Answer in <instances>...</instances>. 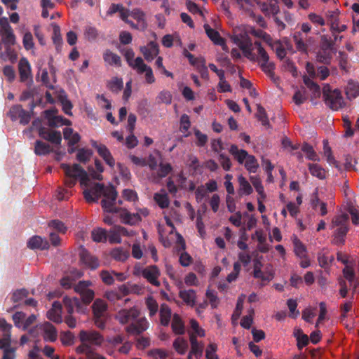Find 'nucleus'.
<instances>
[{
  "mask_svg": "<svg viewBox=\"0 0 359 359\" xmlns=\"http://www.w3.org/2000/svg\"><path fill=\"white\" fill-rule=\"evenodd\" d=\"M93 316H106L107 306L106 303L100 299H96L92 306Z\"/></svg>",
  "mask_w": 359,
  "mask_h": 359,
  "instance_id": "2f4dec72",
  "label": "nucleus"
},
{
  "mask_svg": "<svg viewBox=\"0 0 359 359\" xmlns=\"http://www.w3.org/2000/svg\"><path fill=\"white\" fill-rule=\"evenodd\" d=\"M154 198L161 208H167L169 205L170 201L168 196L164 189H161L159 192L156 193L154 196Z\"/></svg>",
  "mask_w": 359,
  "mask_h": 359,
  "instance_id": "79ce46f5",
  "label": "nucleus"
},
{
  "mask_svg": "<svg viewBox=\"0 0 359 359\" xmlns=\"http://www.w3.org/2000/svg\"><path fill=\"white\" fill-rule=\"evenodd\" d=\"M172 96L170 91L163 90L161 91L156 97L158 103L170 104L172 102Z\"/></svg>",
  "mask_w": 359,
  "mask_h": 359,
  "instance_id": "bf43d9fd",
  "label": "nucleus"
},
{
  "mask_svg": "<svg viewBox=\"0 0 359 359\" xmlns=\"http://www.w3.org/2000/svg\"><path fill=\"white\" fill-rule=\"evenodd\" d=\"M34 329L43 332L45 341H54L57 339V332L55 327L48 322L36 325Z\"/></svg>",
  "mask_w": 359,
  "mask_h": 359,
  "instance_id": "4468645a",
  "label": "nucleus"
},
{
  "mask_svg": "<svg viewBox=\"0 0 359 359\" xmlns=\"http://www.w3.org/2000/svg\"><path fill=\"white\" fill-rule=\"evenodd\" d=\"M130 16L137 21L140 29L143 30L147 27L145 14L142 11L138 8L133 9L130 11Z\"/></svg>",
  "mask_w": 359,
  "mask_h": 359,
  "instance_id": "58836bf2",
  "label": "nucleus"
},
{
  "mask_svg": "<svg viewBox=\"0 0 359 359\" xmlns=\"http://www.w3.org/2000/svg\"><path fill=\"white\" fill-rule=\"evenodd\" d=\"M140 50L143 54L144 59L148 62L152 61L159 53L157 43L153 41H151L147 46H141Z\"/></svg>",
  "mask_w": 359,
  "mask_h": 359,
  "instance_id": "4be33fe9",
  "label": "nucleus"
},
{
  "mask_svg": "<svg viewBox=\"0 0 359 359\" xmlns=\"http://www.w3.org/2000/svg\"><path fill=\"white\" fill-rule=\"evenodd\" d=\"M335 50L330 42L324 43L316 55L318 62L323 64H330Z\"/></svg>",
  "mask_w": 359,
  "mask_h": 359,
  "instance_id": "ddd939ff",
  "label": "nucleus"
},
{
  "mask_svg": "<svg viewBox=\"0 0 359 359\" xmlns=\"http://www.w3.org/2000/svg\"><path fill=\"white\" fill-rule=\"evenodd\" d=\"M249 26L242 25L233 29L231 36V40L240 48L246 46H252V41L249 37Z\"/></svg>",
  "mask_w": 359,
  "mask_h": 359,
  "instance_id": "6e6552de",
  "label": "nucleus"
},
{
  "mask_svg": "<svg viewBox=\"0 0 359 359\" xmlns=\"http://www.w3.org/2000/svg\"><path fill=\"white\" fill-rule=\"evenodd\" d=\"M11 324L8 323L4 318H0V330L3 332V337L0 339V348L4 350L2 359H15V349L11 347Z\"/></svg>",
  "mask_w": 359,
  "mask_h": 359,
  "instance_id": "7ed1b4c3",
  "label": "nucleus"
},
{
  "mask_svg": "<svg viewBox=\"0 0 359 359\" xmlns=\"http://www.w3.org/2000/svg\"><path fill=\"white\" fill-rule=\"evenodd\" d=\"M149 326V323L145 317L137 318L126 327V331L130 334L137 335L146 331Z\"/></svg>",
  "mask_w": 359,
  "mask_h": 359,
  "instance_id": "f8f14e48",
  "label": "nucleus"
},
{
  "mask_svg": "<svg viewBox=\"0 0 359 359\" xmlns=\"http://www.w3.org/2000/svg\"><path fill=\"white\" fill-rule=\"evenodd\" d=\"M172 329L176 334H183L185 332L184 323L178 314H174L172 320Z\"/></svg>",
  "mask_w": 359,
  "mask_h": 359,
  "instance_id": "72a5a7b5",
  "label": "nucleus"
},
{
  "mask_svg": "<svg viewBox=\"0 0 359 359\" xmlns=\"http://www.w3.org/2000/svg\"><path fill=\"white\" fill-rule=\"evenodd\" d=\"M79 339L81 342H86L90 347L91 345L100 346L104 340L102 336L99 332L85 330L80 332Z\"/></svg>",
  "mask_w": 359,
  "mask_h": 359,
  "instance_id": "9b49d317",
  "label": "nucleus"
},
{
  "mask_svg": "<svg viewBox=\"0 0 359 359\" xmlns=\"http://www.w3.org/2000/svg\"><path fill=\"white\" fill-rule=\"evenodd\" d=\"M205 31L208 36L215 43L222 47V49L225 51H228V47L225 44L224 39L220 36L219 34L212 29L208 24L204 25Z\"/></svg>",
  "mask_w": 359,
  "mask_h": 359,
  "instance_id": "5701e85b",
  "label": "nucleus"
},
{
  "mask_svg": "<svg viewBox=\"0 0 359 359\" xmlns=\"http://www.w3.org/2000/svg\"><path fill=\"white\" fill-rule=\"evenodd\" d=\"M27 246L30 249H47L49 246L48 241L46 239H43L41 237L34 236L32 237L27 242Z\"/></svg>",
  "mask_w": 359,
  "mask_h": 359,
  "instance_id": "bb28decb",
  "label": "nucleus"
},
{
  "mask_svg": "<svg viewBox=\"0 0 359 359\" xmlns=\"http://www.w3.org/2000/svg\"><path fill=\"white\" fill-rule=\"evenodd\" d=\"M79 256L81 262L86 267L90 269H95L99 266L97 259L90 255L83 247L80 249Z\"/></svg>",
  "mask_w": 359,
  "mask_h": 359,
  "instance_id": "412c9836",
  "label": "nucleus"
},
{
  "mask_svg": "<svg viewBox=\"0 0 359 359\" xmlns=\"http://www.w3.org/2000/svg\"><path fill=\"white\" fill-rule=\"evenodd\" d=\"M302 151L306 154L309 160L313 161H320V158L314 151L313 148L307 143H304L302 147Z\"/></svg>",
  "mask_w": 359,
  "mask_h": 359,
  "instance_id": "8fccbe9b",
  "label": "nucleus"
},
{
  "mask_svg": "<svg viewBox=\"0 0 359 359\" xmlns=\"http://www.w3.org/2000/svg\"><path fill=\"white\" fill-rule=\"evenodd\" d=\"M179 295L185 304L194 306L196 304V295L194 290H182Z\"/></svg>",
  "mask_w": 359,
  "mask_h": 359,
  "instance_id": "c85d7f7f",
  "label": "nucleus"
},
{
  "mask_svg": "<svg viewBox=\"0 0 359 359\" xmlns=\"http://www.w3.org/2000/svg\"><path fill=\"white\" fill-rule=\"evenodd\" d=\"M0 36L5 46H13L15 36L6 18H0Z\"/></svg>",
  "mask_w": 359,
  "mask_h": 359,
  "instance_id": "1a4fd4ad",
  "label": "nucleus"
},
{
  "mask_svg": "<svg viewBox=\"0 0 359 359\" xmlns=\"http://www.w3.org/2000/svg\"><path fill=\"white\" fill-rule=\"evenodd\" d=\"M158 165V167H157L155 170V177L160 179L165 177L172 170V167L170 163L161 162Z\"/></svg>",
  "mask_w": 359,
  "mask_h": 359,
  "instance_id": "37998d69",
  "label": "nucleus"
},
{
  "mask_svg": "<svg viewBox=\"0 0 359 359\" xmlns=\"http://www.w3.org/2000/svg\"><path fill=\"white\" fill-rule=\"evenodd\" d=\"M123 86V80L121 79L114 77L108 82V88L113 92L120 91Z\"/></svg>",
  "mask_w": 359,
  "mask_h": 359,
  "instance_id": "e2e57ef3",
  "label": "nucleus"
},
{
  "mask_svg": "<svg viewBox=\"0 0 359 359\" xmlns=\"http://www.w3.org/2000/svg\"><path fill=\"white\" fill-rule=\"evenodd\" d=\"M63 303L69 314H72L80 306L79 300L75 297L69 298L65 297L63 299Z\"/></svg>",
  "mask_w": 359,
  "mask_h": 359,
  "instance_id": "a18cd8bd",
  "label": "nucleus"
},
{
  "mask_svg": "<svg viewBox=\"0 0 359 359\" xmlns=\"http://www.w3.org/2000/svg\"><path fill=\"white\" fill-rule=\"evenodd\" d=\"M139 62L138 66L135 70L137 74H141L144 73L145 81L148 84L154 83L156 81L152 69L144 62L143 59L137 60Z\"/></svg>",
  "mask_w": 359,
  "mask_h": 359,
  "instance_id": "aec40b11",
  "label": "nucleus"
},
{
  "mask_svg": "<svg viewBox=\"0 0 359 359\" xmlns=\"http://www.w3.org/2000/svg\"><path fill=\"white\" fill-rule=\"evenodd\" d=\"M250 34L253 35L254 36L262 39L264 41H265L269 45H272V39L269 34L266 32H264L262 29H257L253 27L249 26L248 30Z\"/></svg>",
  "mask_w": 359,
  "mask_h": 359,
  "instance_id": "f704fd0d",
  "label": "nucleus"
},
{
  "mask_svg": "<svg viewBox=\"0 0 359 359\" xmlns=\"http://www.w3.org/2000/svg\"><path fill=\"white\" fill-rule=\"evenodd\" d=\"M48 226L53 230H55L58 233H65L67 231V227L65 224L59 220H52L49 222Z\"/></svg>",
  "mask_w": 359,
  "mask_h": 359,
  "instance_id": "338daca9",
  "label": "nucleus"
},
{
  "mask_svg": "<svg viewBox=\"0 0 359 359\" xmlns=\"http://www.w3.org/2000/svg\"><path fill=\"white\" fill-rule=\"evenodd\" d=\"M323 96L326 105L332 110H339L345 105L341 93L338 89L324 90Z\"/></svg>",
  "mask_w": 359,
  "mask_h": 359,
  "instance_id": "423d86ee",
  "label": "nucleus"
},
{
  "mask_svg": "<svg viewBox=\"0 0 359 359\" xmlns=\"http://www.w3.org/2000/svg\"><path fill=\"white\" fill-rule=\"evenodd\" d=\"M18 69L21 81H27L31 76V66L26 58L22 57L20 60Z\"/></svg>",
  "mask_w": 359,
  "mask_h": 359,
  "instance_id": "393cba45",
  "label": "nucleus"
},
{
  "mask_svg": "<svg viewBox=\"0 0 359 359\" xmlns=\"http://www.w3.org/2000/svg\"><path fill=\"white\" fill-rule=\"evenodd\" d=\"M173 348L177 351V353L180 355H184L187 352L188 349V342L187 341L183 338L178 337L173 341Z\"/></svg>",
  "mask_w": 359,
  "mask_h": 359,
  "instance_id": "a19ab883",
  "label": "nucleus"
},
{
  "mask_svg": "<svg viewBox=\"0 0 359 359\" xmlns=\"http://www.w3.org/2000/svg\"><path fill=\"white\" fill-rule=\"evenodd\" d=\"M191 354H194L197 358L202 356L204 345L203 343L198 342L194 334L190 336Z\"/></svg>",
  "mask_w": 359,
  "mask_h": 359,
  "instance_id": "cd10ccee",
  "label": "nucleus"
},
{
  "mask_svg": "<svg viewBox=\"0 0 359 359\" xmlns=\"http://www.w3.org/2000/svg\"><path fill=\"white\" fill-rule=\"evenodd\" d=\"M294 252L298 258H304L307 255L306 246L296 236L293 238Z\"/></svg>",
  "mask_w": 359,
  "mask_h": 359,
  "instance_id": "ea45409f",
  "label": "nucleus"
},
{
  "mask_svg": "<svg viewBox=\"0 0 359 359\" xmlns=\"http://www.w3.org/2000/svg\"><path fill=\"white\" fill-rule=\"evenodd\" d=\"M111 257L120 262L126 260L128 257V253L121 248H116L111 251Z\"/></svg>",
  "mask_w": 359,
  "mask_h": 359,
  "instance_id": "0e129e2a",
  "label": "nucleus"
},
{
  "mask_svg": "<svg viewBox=\"0 0 359 359\" xmlns=\"http://www.w3.org/2000/svg\"><path fill=\"white\" fill-rule=\"evenodd\" d=\"M253 276L255 278H259L262 280H271L273 278L272 266L270 264L266 266L265 273L262 271V269L253 270Z\"/></svg>",
  "mask_w": 359,
  "mask_h": 359,
  "instance_id": "7c9ffc66",
  "label": "nucleus"
},
{
  "mask_svg": "<svg viewBox=\"0 0 359 359\" xmlns=\"http://www.w3.org/2000/svg\"><path fill=\"white\" fill-rule=\"evenodd\" d=\"M238 182L239 184L238 194L241 196L250 195L252 193L253 189L249 182L243 175L238 177Z\"/></svg>",
  "mask_w": 359,
  "mask_h": 359,
  "instance_id": "c756f323",
  "label": "nucleus"
},
{
  "mask_svg": "<svg viewBox=\"0 0 359 359\" xmlns=\"http://www.w3.org/2000/svg\"><path fill=\"white\" fill-rule=\"evenodd\" d=\"M348 216L346 214H341L333 218L332 222V229H336L334 233V243L335 244H341L344 241V238L348 231L347 223Z\"/></svg>",
  "mask_w": 359,
  "mask_h": 359,
  "instance_id": "20e7f679",
  "label": "nucleus"
},
{
  "mask_svg": "<svg viewBox=\"0 0 359 359\" xmlns=\"http://www.w3.org/2000/svg\"><path fill=\"white\" fill-rule=\"evenodd\" d=\"M62 168L65 172L66 184L69 187H73L79 179L82 186L87 187L83 190L85 199L88 203L97 202L102 196V207L108 212H117L118 210L115 207L117 193L114 187L111 185L104 186L100 183H90L87 172L78 164L70 166L67 164H62Z\"/></svg>",
  "mask_w": 359,
  "mask_h": 359,
  "instance_id": "f257e3e1",
  "label": "nucleus"
},
{
  "mask_svg": "<svg viewBox=\"0 0 359 359\" xmlns=\"http://www.w3.org/2000/svg\"><path fill=\"white\" fill-rule=\"evenodd\" d=\"M22 43L24 48L27 50H33L34 48V43L33 39V36L31 32H27L24 34L22 39Z\"/></svg>",
  "mask_w": 359,
  "mask_h": 359,
  "instance_id": "680f3d73",
  "label": "nucleus"
},
{
  "mask_svg": "<svg viewBox=\"0 0 359 359\" xmlns=\"http://www.w3.org/2000/svg\"><path fill=\"white\" fill-rule=\"evenodd\" d=\"M64 138L68 141L69 146H73L80 140V135L71 128H65L63 130Z\"/></svg>",
  "mask_w": 359,
  "mask_h": 359,
  "instance_id": "473e14b6",
  "label": "nucleus"
},
{
  "mask_svg": "<svg viewBox=\"0 0 359 359\" xmlns=\"http://www.w3.org/2000/svg\"><path fill=\"white\" fill-rule=\"evenodd\" d=\"M190 328L191 330L189 332V337L191 336V334H194L196 336V339L197 338V337H205V330L199 326L198 322L196 320H190Z\"/></svg>",
  "mask_w": 359,
  "mask_h": 359,
  "instance_id": "de8ad7c7",
  "label": "nucleus"
},
{
  "mask_svg": "<svg viewBox=\"0 0 359 359\" xmlns=\"http://www.w3.org/2000/svg\"><path fill=\"white\" fill-rule=\"evenodd\" d=\"M229 152L233 156L238 163L244 164L245 169L249 172L255 173L257 171L259 165L254 156L249 154L244 149H239L235 144H232L230 147Z\"/></svg>",
  "mask_w": 359,
  "mask_h": 359,
  "instance_id": "f03ea898",
  "label": "nucleus"
},
{
  "mask_svg": "<svg viewBox=\"0 0 359 359\" xmlns=\"http://www.w3.org/2000/svg\"><path fill=\"white\" fill-rule=\"evenodd\" d=\"M148 356L151 359H168L169 353L164 349L154 348L148 351Z\"/></svg>",
  "mask_w": 359,
  "mask_h": 359,
  "instance_id": "3c124183",
  "label": "nucleus"
},
{
  "mask_svg": "<svg viewBox=\"0 0 359 359\" xmlns=\"http://www.w3.org/2000/svg\"><path fill=\"white\" fill-rule=\"evenodd\" d=\"M356 269L357 262H354L353 265H348L343 269L344 276L349 282L350 286L353 287V291L359 285V279L356 277L355 274Z\"/></svg>",
  "mask_w": 359,
  "mask_h": 359,
  "instance_id": "a211bd4d",
  "label": "nucleus"
},
{
  "mask_svg": "<svg viewBox=\"0 0 359 359\" xmlns=\"http://www.w3.org/2000/svg\"><path fill=\"white\" fill-rule=\"evenodd\" d=\"M62 305L58 302H55L52 308L47 312V317L49 320L60 323L62 322Z\"/></svg>",
  "mask_w": 359,
  "mask_h": 359,
  "instance_id": "b1692460",
  "label": "nucleus"
},
{
  "mask_svg": "<svg viewBox=\"0 0 359 359\" xmlns=\"http://www.w3.org/2000/svg\"><path fill=\"white\" fill-rule=\"evenodd\" d=\"M292 99L294 103L297 105H300L304 103L306 100V90L304 88L297 90Z\"/></svg>",
  "mask_w": 359,
  "mask_h": 359,
  "instance_id": "774afa93",
  "label": "nucleus"
},
{
  "mask_svg": "<svg viewBox=\"0 0 359 359\" xmlns=\"http://www.w3.org/2000/svg\"><path fill=\"white\" fill-rule=\"evenodd\" d=\"M92 155L93 152L91 150L82 148L78 150L76 158L81 163H86L90 160Z\"/></svg>",
  "mask_w": 359,
  "mask_h": 359,
  "instance_id": "052dcab7",
  "label": "nucleus"
},
{
  "mask_svg": "<svg viewBox=\"0 0 359 359\" xmlns=\"http://www.w3.org/2000/svg\"><path fill=\"white\" fill-rule=\"evenodd\" d=\"M126 60L130 67H131L133 69H136L138 66L139 62H137V60L142 59L140 57H137L135 59H134L135 53L133 50L130 48H128L124 51L123 53Z\"/></svg>",
  "mask_w": 359,
  "mask_h": 359,
  "instance_id": "09e8293b",
  "label": "nucleus"
},
{
  "mask_svg": "<svg viewBox=\"0 0 359 359\" xmlns=\"http://www.w3.org/2000/svg\"><path fill=\"white\" fill-rule=\"evenodd\" d=\"M5 52L0 53V57L4 60H9L14 62L17 59V55L14 50L11 48L12 46H5Z\"/></svg>",
  "mask_w": 359,
  "mask_h": 359,
  "instance_id": "5fc2aeb1",
  "label": "nucleus"
},
{
  "mask_svg": "<svg viewBox=\"0 0 359 359\" xmlns=\"http://www.w3.org/2000/svg\"><path fill=\"white\" fill-rule=\"evenodd\" d=\"M309 170L313 176L316 177L320 180H323L326 177L325 170L318 164L309 163Z\"/></svg>",
  "mask_w": 359,
  "mask_h": 359,
  "instance_id": "49530a36",
  "label": "nucleus"
},
{
  "mask_svg": "<svg viewBox=\"0 0 359 359\" xmlns=\"http://www.w3.org/2000/svg\"><path fill=\"white\" fill-rule=\"evenodd\" d=\"M118 212L120 211V217L122 222L129 225H135L140 222V216L135 213H130L126 210H119L117 208Z\"/></svg>",
  "mask_w": 359,
  "mask_h": 359,
  "instance_id": "a878e982",
  "label": "nucleus"
},
{
  "mask_svg": "<svg viewBox=\"0 0 359 359\" xmlns=\"http://www.w3.org/2000/svg\"><path fill=\"white\" fill-rule=\"evenodd\" d=\"M91 145L97 149L99 155L104 160L107 164L111 168L114 167L115 165V160L105 145L98 144L95 140H91Z\"/></svg>",
  "mask_w": 359,
  "mask_h": 359,
  "instance_id": "f3484780",
  "label": "nucleus"
},
{
  "mask_svg": "<svg viewBox=\"0 0 359 359\" xmlns=\"http://www.w3.org/2000/svg\"><path fill=\"white\" fill-rule=\"evenodd\" d=\"M134 274L135 276H142L152 285L158 287L161 285L158 280L161 271L156 265H150L145 268H135Z\"/></svg>",
  "mask_w": 359,
  "mask_h": 359,
  "instance_id": "39448f33",
  "label": "nucleus"
},
{
  "mask_svg": "<svg viewBox=\"0 0 359 359\" xmlns=\"http://www.w3.org/2000/svg\"><path fill=\"white\" fill-rule=\"evenodd\" d=\"M255 47L257 50V61L261 66L262 70L268 74H272L274 69V65L269 61V56L266 51L262 46L259 41L255 42Z\"/></svg>",
  "mask_w": 359,
  "mask_h": 359,
  "instance_id": "0eeeda50",
  "label": "nucleus"
},
{
  "mask_svg": "<svg viewBox=\"0 0 359 359\" xmlns=\"http://www.w3.org/2000/svg\"><path fill=\"white\" fill-rule=\"evenodd\" d=\"M91 236L95 242H103L107 240V233L104 229L97 228L92 231Z\"/></svg>",
  "mask_w": 359,
  "mask_h": 359,
  "instance_id": "864d4df0",
  "label": "nucleus"
},
{
  "mask_svg": "<svg viewBox=\"0 0 359 359\" xmlns=\"http://www.w3.org/2000/svg\"><path fill=\"white\" fill-rule=\"evenodd\" d=\"M53 27V41L54 44L56 46V48L58 49L62 44V38L60 34V28L55 24L52 25Z\"/></svg>",
  "mask_w": 359,
  "mask_h": 359,
  "instance_id": "6e6d98bb",
  "label": "nucleus"
},
{
  "mask_svg": "<svg viewBox=\"0 0 359 359\" xmlns=\"http://www.w3.org/2000/svg\"><path fill=\"white\" fill-rule=\"evenodd\" d=\"M140 311L137 308L133 307L130 309H122L116 313L115 318L122 325L129 323L130 324L140 316Z\"/></svg>",
  "mask_w": 359,
  "mask_h": 359,
  "instance_id": "9d476101",
  "label": "nucleus"
},
{
  "mask_svg": "<svg viewBox=\"0 0 359 359\" xmlns=\"http://www.w3.org/2000/svg\"><path fill=\"white\" fill-rule=\"evenodd\" d=\"M345 92L348 99H355L359 95V83L353 81H348Z\"/></svg>",
  "mask_w": 359,
  "mask_h": 359,
  "instance_id": "c9c22d12",
  "label": "nucleus"
},
{
  "mask_svg": "<svg viewBox=\"0 0 359 359\" xmlns=\"http://www.w3.org/2000/svg\"><path fill=\"white\" fill-rule=\"evenodd\" d=\"M40 137L55 144H60L62 135L60 131L53 130L50 128H41L39 130Z\"/></svg>",
  "mask_w": 359,
  "mask_h": 359,
  "instance_id": "dca6fc26",
  "label": "nucleus"
},
{
  "mask_svg": "<svg viewBox=\"0 0 359 359\" xmlns=\"http://www.w3.org/2000/svg\"><path fill=\"white\" fill-rule=\"evenodd\" d=\"M119 226H114L107 234L109 241L111 243H120L121 242V233L120 229H118Z\"/></svg>",
  "mask_w": 359,
  "mask_h": 359,
  "instance_id": "603ef678",
  "label": "nucleus"
},
{
  "mask_svg": "<svg viewBox=\"0 0 359 359\" xmlns=\"http://www.w3.org/2000/svg\"><path fill=\"white\" fill-rule=\"evenodd\" d=\"M104 60L106 63L109 65L121 66V62L120 57L111 52L110 50H106L103 55Z\"/></svg>",
  "mask_w": 359,
  "mask_h": 359,
  "instance_id": "c03bdc74",
  "label": "nucleus"
},
{
  "mask_svg": "<svg viewBox=\"0 0 359 359\" xmlns=\"http://www.w3.org/2000/svg\"><path fill=\"white\" fill-rule=\"evenodd\" d=\"M171 315V309L167 304H163L160 309V319L162 325L168 326L169 325Z\"/></svg>",
  "mask_w": 359,
  "mask_h": 359,
  "instance_id": "e433bc0d",
  "label": "nucleus"
},
{
  "mask_svg": "<svg viewBox=\"0 0 359 359\" xmlns=\"http://www.w3.org/2000/svg\"><path fill=\"white\" fill-rule=\"evenodd\" d=\"M46 118L48 119V125L51 127H59L62 126H69L71 121L61 116H56L53 109L45 111Z\"/></svg>",
  "mask_w": 359,
  "mask_h": 359,
  "instance_id": "2eb2a0df",
  "label": "nucleus"
},
{
  "mask_svg": "<svg viewBox=\"0 0 359 359\" xmlns=\"http://www.w3.org/2000/svg\"><path fill=\"white\" fill-rule=\"evenodd\" d=\"M28 292L25 289H20L13 292L11 300L14 303H20L27 297Z\"/></svg>",
  "mask_w": 359,
  "mask_h": 359,
  "instance_id": "69168bd1",
  "label": "nucleus"
},
{
  "mask_svg": "<svg viewBox=\"0 0 359 359\" xmlns=\"http://www.w3.org/2000/svg\"><path fill=\"white\" fill-rule=\"evenodd\" d=\"M95 167L96 171L94 170V168H88L89 172L93 178L95 180H102V172H103V167L101 162L98 160L95 161Z\"/></svg>",
  "mask_w": 359,
  "mask_h": 359,
  "instance_id": "13d9d810",
  "label": "nucleus"
},
{
  "mask_svg": "<svg viewBox=\"0 0 359 359\" xmlns=\"http://www.w3.org/2000/svg\"><path fill=\"white\" fill-rule=\"evenodd\" d=\"M294 42L297 50L301 51L304 53H308V49L310 46H311L313 43V39L311 37L308 39H304L301 32H296L294 34Z\"/></svg>",
  "mask_w": 359,
  "mask_h": 359,
  "instance_id": "6ab92c4d",
  "label": "nucleus"
},
{
  "mask_svg": "<svg viewBox=\"0 0 359 359\" xmlns=\"http://www.w3.org/2000/svg\"><path fill=\"white\" fill-rule=\"evenodd\" d=\"M260 9L266 16L269 17L275 16L280 11L279 6L276 3L271 4L263 3L260 6Z\"/></svg>",
  "mask_w": 359,
  "mask_h": 359,
  "instance_id": "4c0bfd02",
  "label": "nucleus"
},
{
  "mask_svg": "<svg viewBox=\"0 0 359 359\" xmlns=\"http://www.w3.org/2000/svg\"><path fill=\"white\" fill-rule=\"evenodd\" d=\"M51 151L50 146L41 141H36L35 143L34 151L37 155H46Z\"/></svg>",
  "mask_w": 359,
  "mask_h": 359,
  "instance_id": "4d7b16f0",
  "label": "nucleus"
}]
</instances>
